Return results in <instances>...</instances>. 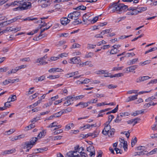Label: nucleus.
<instances>
[{
	"mask_svg": "<svg viewBox=\"0 0 157 157\" xmlns=\"http://www.w3.org/2000/svg\"><path fill=\"white\" fill-rule=\"evenodd\" d=\"M63 101H64V100L63 98H62V99H61L60 100H58L56 101L54 103V104L55 105H58L61 102Z\"/></svg>",
	"mask_w": 157,
	"mask_h": 157,
	"instance_id": "bf43d9fd",
	"label": "nucleus"
},
{
	"mask_svg": "<svg viewBox=\"0 0 157 157\" xmlns=\"http://www.w3.org/2000/svg\"><path fill=\"white\" fill-rule=\"evenodd\" d=\"M157 103H154L153 102H151L148 103H146L144 105V106L145 107H149L151 105H155L157 104Z\"/></svg>",
	"mask_w": 157,
	"mask_h": 157,
	"instance_id": "c85d7f7f",
	"label": "nucleus"
},
{
	"mask_svg": "<svg viewBox=\"0 0 157 157\" xmlns=\"http://www.w3.org/2000/svg\"><path fill=\"white\" fill-rule=\"evenodd\" d=\"M47 57V56L45 55L43 57L38 59L36 60V63H39V64H38V65L46 64L48 63V62L44 61V59H46Z\"/></svg>",
	"mask_w": 157,
	"mask_h": 157,
	"instance_id": "39448f33",
	"label": "nucleus"
},
{
	"mask_svg": "<svg viewBox=\"0 0 157 157\" xmlns=\"http://www.w3.org/2000/svg\"><path fill=\"white\" fill-rule=\"evenodd\" d=\"M57 122H54L51 124H50L48 126H47V128H51L53 127H56V125H57Z\"/></svg>",
	"mask_w": 157,
	"mask_h": 157,
	"instance_id": "72a5a7b5",
	"label": "nucleus"
},
{
	"mask_svg": "<svg viewBox=\"0 0 157 157\" xmlns=\"http://www.w3.org/2000/svg\"><path fill=\"white\" fill-rule=\"evenodd\" d=\"M137 142V138L136 137H135L134 139L132 140V146L133 147L136 143Z\"/></svg>",
	"mask_w": 157,
	"mask_h": 157,
	"instance_id": "58836bf2",
	"label": "nucleus"
},
{
	"mask_svg": "<svg viewBox=\"0 0 157 157\" xmlns=\"http://www.w3.org/2000/svg\"><path fill=\"white\" fill-rule=\"evenodd\" d=\"M96 46V45H94L91 44H88L87 48L89 49L94 48Z\"/></svg>",
	"mask_w": 157,
	"mask_h": 157,
	"instance_id": "09e8293b",
	"label": "nucleus"
},
{
	"mask_svg": "<svg viewBox=\"0 0 157 157\" xmlns=\"http://www.w3.org/2000/svg\"><path fill=\"white\" fill-rule=\"evenodd\" d=\"M119 2V1H118V2H113L111 3L109 6L108 9L112 8V11L113 12H115L116 11H118L120 12L122 11L125 10L127 8H128V6L123 4H118Z\"/></svg>",
	"mask_w": 157,
	"mask_h": 157,
	"instance_id": "f257e3e1",
	"label": "nucleus"
},
{
	"mask_svg": "<svg viewBox=\"0 0 157 157\" xmlns=\"http://www.w3.org/2000/svg\"><path fill=\"white\" fill-rule=\"evenodd\" d=\"M157 153V148H155L153 150L151 151L148 154H149L150 155H152L154 154H155Z\"/></svg>",
	"mask_w": 157,
	"mask_h": 157,
	"instance_id": "6e6d98bb",
	"label": "nucleus"
},
{
	"mask_svg": "<svg viewBox=\"0 0 157 157\" xmlns=\"http://www.w3.org/2000/svg\"><path fill=\"white\" fill-rule=\"evenodd\" d=\"M80 14V12L78 11H75L69 13L68 15V17L74 20H77Z\"/></svg>",
	"mask_w": 157,
	"mask_h": 157,
	"instance_id": "f03ea898",
	"label": "nucleus"
},
{
	"mask_svg": "<svg viewBox=\"0 0 157 157\" xmlns=\"http://www.w3.org/2000/svg\"><path fill=\"white\" fill-rule=\"evenodd\" d=\"M75 20L72 23V24L74 25H77L82 23L81 20Z\"/></svg>",
	"mask_w": 157,
	"mask_h": 157,
	"instance_id": "2f4dec72",
	"label": "nucleus"
},
{
	"mask_svg": "<svg viewBox=\"0 0 157 157\" xmlns=\"http://www.w3.org/2000/svg\"><path fill=\"white\" fill-rule=\"evenodd\" d=\"M118 105H117L116 107L112 111H110V113H116L118 110Z\"/></svg>",
	"mask_w": 157,
	"mask_h": 157,
	"instance_id": "864d4df0",
	"label": "nucleus"
},
{
	"mask_svg": "<svg viewBox=\"0 0 157 157\" xmlns=\"http://www.w3.org/2000/svg\"><path fill=\"white\" fill-rule=\"evenodd\" d=\"M139 61L138 59V58L134 59L130 61L129 63H128V65H131L134 64L136 62Z\"/></svg>",
	"mask_w": 157,
	"mask_h": 157,
	"instance_id": "5701e85b",
	"label": "nucleus"
},
{
	"mask_svg": "<svg viewBox=\"0 0 157 157\" xmlns=\"http://www.w3.org/2000/svg\"><path fill=\"white\" fill-rule=\"evenodd\" d=\"M70 61L73 63L78 64L81 62V60L79 56H77L71 58L70 59Z\"/></svg>",
	"mask_w": 157,
	"mask_h": 157,
	"instance_id": "ddd939ff",
	"label": "nucleus"
},
{
	"mask_svg": "<svg viewBox=\"0 0 157 157\" xmlns=\"http://www.w3.org/2000/svg\"><path fill=\"white\" fill-rule=\"evenodd\" d=\"M59 75H50L48 77V78H50L51 79H53L54 78H58L59 77Z\"/></svg>",
	"mask_w": 157,
	"mask_h": 157,
	"instance_id": "79ce46f5",
	"label": "nucleus"
},
{
	"mask_svg": "<svg viewBox=\"0 0 157 157\" xmlns=\"http://www.w3.org/2000/svg\"><path fill=\"white\" fill-rule=\"evenodd\" d=\"M18 79H11L10 78H8L7 79H6L4 81L2 82V84L4 85H6L8 84L9 83H13L14 82H18Z\"/></svg>",
	"mask_w": 157,
	"mask_h": 157,
	"instance_id": "1a4fd4ad",
	"label": "nucleus"
},
{
	"mask_svg": "<svg viewBox=\"0 0 157 157\" xmlns=\"http://www.w3.org/2000/svg\"><path fill=\"white\" fill-rule=\"evenodd\" d=\"M149 78H150L149 76H147L140 77L136 79V82H139L141 81H143L148 79Z\"/></svg>",
	"mask_w": 157,
	"mask_h": 157,
	"instance_id": "4468645a",
	"label": "nucleus"
},
{
	"mask_svg": "<svg viewBox=\"0 0 157 157\" xmlns=\"http://www.w3.org/2000/svg\"><path fill=\"white\" fill-rule=\"evenodd\" d=\"M19 70V68L18 67H17L15 68L12 69L10 71V73H14L16 72L18 70Z\"/></svg>",
	"mask_w": 157,
	"mask_h": 157,
	"instance_id": "69168bd1",
	"label": "nucleus"
},
{
	"mask_svg": "<svg viewBox=\"0 0 157 157\" xmlns=\"http://www.w3.org/2000/svg\"><path fill=\"white\" fill-rule=\"evenodd\" d=\"M20 1H15L14 2L10 3V5H11L12 6H14L16 5H19L20 6Z\"/></svg>",
	"mask_w": 157,
	"mask_h": 157,
	"instance_id": "473e14b6",
	"label": "nucleus"
},
{
	"mask_svg": "<svg viewBox=\"0 0 157 157\" xmlns=\"http://www.w3.org/2000/svg\"><path fill=\"white\" fill-rule=\"evenodd\" d=\"M25 147H26L27 148H29V149H31L33 146L30 141L25 142Z\"/></svg>",
	"mask_w": 157,
	"mask_h": 157,
	"instance_id": "a878e982",
	"label": "nucleus"
},
{
	"mask_svg": "<svg viewBox=\"0 0 157 157\" xmlns=\"http://www.w3.org/2000/svg\"><path fill=\"white\" fill-rule=\"evenodd\" d=\"M106 44V42L105 41L102 40L101 41H100L98 43L97 45L98 46H100L102 44Z\"/></svg>",
	"mask_w": 157,
	"mask_h": 157,
	"instance_id": "338daca9",
	"label": "nucleus"
},
{
	"mask_svg": "<svg viewBox=\"0 0 157 157\" xmlns=\"http://www.w3.org/2000/svg\"><path fill=\"white\" fill-rule=\"evenodd\" d=\"M138 95L136 94L135 95L130 96L128 98V101H130L133 100H134L137 98Z\"/></svg>",
	"mask_w": 157,
	"mask_h": 157,
	"instance_id": "412c9836",
	"label": "nucleus"
},
{
	"mask_svg": "<svg viewBox=\"0 0 157 157\" xmlns=\"http://www.w3.org/2000/svg\"><path fill=\"white\" fill-rule=\"evenodd\" d=\"M87 151L90 156L92 157L94 156L95 154V150L94 147L90 146L87 147Z\"/></svg>",
	"mask_w": 157,
	"mask_h": 157,
	"instance_id": "20e7f679",
	"label": "nucleus"
},
{
	"mask_svg": "<svg viewBox=\"0 0 157 157\" xmlns=\"http://www.w3.org/2000/svg\"><path fill=\"white\" fill-rule=\"evenodd\" d=\"M91 15V13H87L85 14L82 17V20L85 23L84 24H86L87 22V21L89 17Z\"/></svg>",
	"mask_w": 157,
	"mask_h": 157,
	"instance_id": "f8f14e48",
	"label": "nucleus"
},
{
	"mask_svg": "<svg viewBox=\"0 0 157 157\" xmlns=\"http://www.w3.org/2000/svg\"><path fill=\"white\" fill-rule=\"evenodd\" d=\"M8 70L7 67H4L0 68V72H5Z\"/></svg>",
	"mask_w": 157,
	"mask_h": 157,
	"instance_id": "774afa93",
	"label": "nucleus"
},
{
	"mask_svg": "<svg viewBox=\"0 0 157 157\" xmlns=\"http://www.w3.org/2000/svg\"><path fill=\"white\" fill-rule=\"evenodd\" d=\"M137 92V91L136 90H132L128 91L127 92V94H131L132 93H136Z\"/></svg>",
	"mask_w": 157,
	"mask_h": 157,
	"instance_id": "0e129e2a",
	"label": "nucleus"
},
{
	"mask_svg": "<svg viewBox=\"0 0 157 157\" xmlns=\"http://www.w3.org/2000/svg\"><path fill=\"white\" fill-rule=\"evenodd\" d=\"M137 12L138 11H136L134 10V11H129V12H128L126 13V14L128 15H135L137 14Z\"/></svg>",
	"mask_w": 157,
	"mask_h": 157,
	"instance_id": "b1692460",
	"label": "nucleus"
},
{
	"mask_svg": "<svg viewBox=\"0 0 157 157\" xmlns=\"http://www.w3.org/2000/svg\"><path fill=\"white\" fill-rule=\"evenodd\" d=\"M70 21V20L66 17H63L61 18L60 22L61 24L63 25H66Z\"/></svg>",
	"mask_w": 157,
	"mask_h": 157,
	"instance_id": "9b49d317",
	"label": "nucleus"
},
{
	"mask_svg": "<svg viewBox=\"0 0 157 157\" xmlns=\"http://www.w3.org/2000/svg\"><path fill=\"white\" fill-rule=\"evenodd\" d=\"M111 30V29H109L103 30L102 32L101 33V34L104 35L105 33H109L110 32Z\"/></svg>",
	"mask_w": 157,
	"mask_h": 157,
	"instance_id": "a19ab883",
	"label": "nucleus"
},
{
	"mask_svg": "<svg viewBox=\"0 0 157 157\" xmlns=\"http://www.w3.org/2000/svg\"><path fill=\"white\" fill-rule=\"evenodd\" d=\"M10 31H13V28L12 27H7L6 29L3 30L4 33Z\"/></svg>",
	"mask_w": 157,
	"mask_h": 157,
	"instance_id": "cd10ccee",
	"label": "nucleus"
},
{
	"mask_svg": "<svg viewBox=\"0 0 157 157\" xmlns=\"http://www.w3.org/2000/svg\"><path fill=\"white\" fill-rule=\"evenodd\" d=\"M38 140V138L37 137H33L32 138V139L30 141L32 144L33 145L34 144H35V142L37 140Z\"/></svg>",
	"mask_w": 157,
	"mask_h": 157,
	"instance_id": "c756f323",
	"label": "nucleus"
},
{
	"mask_svg": "<svg viewBox=\"0 0 157 157\" xmlns=\"http://www.w3.org/2000/svg\"><path fill=\"white\" fill-rule=\"evenodd\" d=\"M97 100H95V99H94L93 100H90L89 101L87 102V104H90L91 103H95L97 101Z\"/></svg>",
	"mask_w": 157,
	"mask_h": 157,
	"instance_id": "603ef678",
	"label": "nucleus"
},
{
	"mask_svg": "<svg viewBox=\"0 0 157 157\" xmlns=\"http://www.w3.org/2000/svg\"><path fill=\"white\" fill-rule=\"evenodd\" d=\"M115 132V129L113 128H112L108 132L107 134L109 137H112L113 136Z\"/></svg>",
	"mask_w": 157,
	"mask_h": 157,
	"instance_id": "dca6fc26",
	"label": "nucleus"
},
{
	"mask_svg": "<svg viewBox=\"0 0 157 157\" xmlns=\"http://www.w3.org/2000/svg\"><path fill=\"white\" fill-rule=\"evenodd\" d=\"M147 8L146 7H141L139 8H136V11H138L137 14L141 12L142 11H145L147 10Z\"/></svg>",
	"mask_w": 157,
	"mask_h": 157,
	"instance_id": "f3484780",
	"label": "nucleus"
},
{
	"mask_svg": "<svg viewBox=\"0 0 157 157\" xmlns=\"http://www.w3.org/2000/svg\"><path fill=\"white\" fill-rule=\"evenodd\" d=\"M77 151H71L67 154L66 157H79L78 154H76Z\"/></svg>",
	"mask_w": 157,
	"mask_h": 157,
	"instance_id": "423d86ee",
	"label": "nucleus"
},
{
	"mask_svg": "<svg viewBox=\"0 0 157 157\" xmlns=\"http://www.w3.org/2000/svg\"><path fill=\"white\" fill-rule=\"evenodd\" d=\"M67 101L65 102L63 104L64 105L68 106L71 104V100H67Z\"/></svg>",
	"mask_w": 157,
	"mask_h": 157,
	"instance_id": "e433bc0d",
	"label": "nucleus"
},
{
	"mask_svg": "<svg viewBox=\"0 0 157 157\" xmlns=\"http://www.w3.org/2000/svg\"><path fill=\"white\" fill-rule=\"evenodd\" d=\"M41 33H41V31L40 32V33L39 35V36H37V37H36L35 38L36 40H38L39 39H41L43 37H44V34H42Z\"/></svg>",
	"mask_w": 157,
	"mask_h": 157,
	"instance_id": "f704fd0d",
	"label": "nucleus"
},
{
	"mask_svg": "<svg viewBox=\"0 0 157 157\" xmlns=\"http://www.w3.org/2000/svg\"><path fill=\"white\" fill-rule=\"evenodd\" d=\"M137 65L132 66L126 68V73H129L132 72L133 71L136 70L137 67Z\"/></svg>",
	"mask_w": 157,
	"mask_h": 157,
	"instance_id": "9d476101",
	"label": "nucleus"
},
{
	"mask_svg": "<svg viewBox=\"0 0 157 157\" xmlns=\"http://www.w3.org/2000/svg\"><path fill=\"white\" fill-rule=\"evenodd\" d=\"M36 22L37 23H43V24L41 25V27H44L47 25V24L45 22L41 20L38 21Z\"/></svg>",
	"mask_w": 157,
	"mask_h": 157,
	"instance_id": "8fccbe9b",
	"label": "nucleus"
},
{
	"mask_svg": "<svg viewBox=\"0 0 157 157\" xmlns=\"http://www.w3.org/2000/svg\"><path fill=\"white\" fill-rule=\"evenodd\" d=\"M120 116L121 117H122L124 116H128L129 115V113L127 112H125L124 113H120Z\"/></svg>",
	"mask_w": 157,
	"mask_h": 157,
	"instance_id": "37998d69",
	"label": "nucleus"
},
{
	"mask_svg": "<svg viewBox=\"0 0 157 157\" xmlns=\"http://www.w3.org/2000/svg\"><path fill=\"white\" fill-rule=\"evenodd\" d=\"M124 75V74L122 73H120L118 74H115L114 75V77H119L123 76Z\"/></svg>",
	"mask_w": 157,
	"mask_h": 157,
	"instance_id": "052dcab7",
	"label": "nucleus"
},
{
	"mask_svg": "<svg viewBox=\"0 0 157 157\" xmlns=\"http://www.w3.org/2000/svg\"><path fill=\"white\" fill-rule=\"evenodd\" d=\"M38 2L41 4L42 7L45 8L50 6L51 1L50 0H39Z\"/></svg>",
	"mask_w": 157,
	"mask_h": 157,
	"instance_id": "7ed1b4c3",
	"label": "nucleus"
},
{
	"mask_svg": "<svg viewBox=\"0 0 157 157\" xmlns=\"http://www.w3.org/2000/svg\"><path fill=\"white\" fill-rule=\"evenodd\" d=\"M17 99V97L15 95H11L10 96L8 99V100L9 101L11 102Z\"/></svg>",
	"mask_w": 157,
	"mask_h": 157,
	"instance_id": "aec40b11",
	"label": "nucleus"
},
{
	"mask_svg": "<svg viewBox=\"0 0 157 157\" xmlns=\"http://www.w3.org/2000/svg\"><path fill=\"white\" fill-rule=\"evenodd\" d=\"M137 149L138 150L144 151L146 149V147L144 146H140L137 147Z\"/></svg>",
	"mask_w": 157,
	"mask_h": 157,
	"instance_id": "4c0bfd02",
	"label": "nucleus"
},
{
	"mask_svg": "<svg viewBox=\"0 0 157 157\" xmlns=\"http://www.w3.org/2000/svg\"><path fill=\"white\" fill-rule=\"evenodd\" d=\"M15 151L16 150L15 149H13L11 150L5 151L4 152V154L6 155L11 154L15 152Z\"/></svg>",
	"mask_w": 157,
	"mask_h": 157,
	"instance_id": "6ab92c4d",
	"label": "nucleus"
},
{
	"mask_svg": "<svg viewBox=\"0 0 157 157\" xmlns=\"http://www.w3.org/2000/svg\"><path fill=\"white\" fill-rule=\"evenodd\" d=\"M107 87L109 89H113L117 88V86L110 84L108 85L107 86Z\"/></svg>",
	"mask_w": 157,
	"mask_h": 157,
	"instance_id": "c03bdc74",
	"label": "nucleus"
},
{
	"mask_svg": "<svg viewBox=\"0 0 157 157\" xmlns=\"http://www.w3.org/2000/svg\"><path fill=\"white\" fill-rule=\"evenodd\" d=\"M114 118V116L113 115H109L108 116V121L106 122L105 124H109L112 120Z\"/></svg>",
	"mask_w": 157,
	"mask_h": 157,
	"instance_id": "a211bd4d",
	"label": "nucleus"
},
{
	"mask_svg": "<svg viewBox=\"0 0 157 157\" xmlns=\"http://www.w3.org/2000/svg\"><path fill=\"white\" fill-rule=\"evenodd\" d=\"M63 132V130L62 129H60L55 131L54 132V135L58 134Z\"/></svg>",
	"mask_w": 157,
	"mask_h": 157,
	"instance_id": "3c124183",
	"label": "nucleus"
},
{
	"mask_svg": "<svg viewBox=\"0 0 157 157\" xmlns=\"http://www.w3.org/2000/svg\"><path fill=\"white\" fill-rule=\"evenodd\" d=\"M94 55L93 53L91 52H90L88 54L86 55V58H90L91 57Z\"/></svg>",
	"mask_w": 157,
	"mask_h": 157,
	"instance_id": "680f3d73",
	"label": "nucleus"
},
{
	"mask_svg": "<svg viewBox=\"0 0 157 157\" xmlns=\"http://www.w3.org/2000/svg\"><path fill=\"white\" fill-rule=\"evenodd\" d=\"M121 134H125L128 138H129L130 136V133L129 131H128L127 132H126V131L123 132H121Z\"/></svg>",
	"mask_w": 157,
	"mask_h": 157,
	"instance_id": "49530a36",
	"label": "nucleus"
},
{
	"mask_svg": "<svg viewBox=\"0 0 157 157\" xmlns=\"http://www.w3.org/2000/svg\"><path fill=\"white\" fill-rule=\"evenodd\" d=\"M151 61L150 60H147L144 62H140L139 64L140 66H144V65L148 64L150 63Z\"/></svg>",
	"mask_w": 157,
	"mask_h": 157,
	"instance_id": "4be33fe9",
	"label": "nucleus"
},
{
	"mask_svg": "<svg viewBox=\"0 0 157 157\" xmlns=\"http://www.w3.org/2000/svg\"><path fill=\"white\" fill-rule=\"evenodd\" d=\"M118 52L117 49H116L113 48V49H112L110 52V53L111 54H116Z\"/></svg>",
	"mask_w": 157,
	"mask_h": 157,
	"instance_id": "7c9ffc66",
	"label": "nucleus"
},
{
	"mask_svg": "<svg viewBox=\"0 0 157 157\" xmlns=\"http://www.w3.org/2000/svg\"><path fill=\"white\" fill-rule=\"evenodd\" d=\"M60 114V113L59 112L54 114L53 115H54V117L56 118V117H60L61 116V115Z\"/></svg>",
	"mask_w": 157,
	"mask_h": 157,
	"instance_id": "e2e57ef3",
	"label": "nucleus"
},
{
	"mask_svg": "<svg viewBox=\"0 0 157 157\" xmlns=\"http://www.w3.org/2000/svg\"><path fill=\"white\" fill-rule=\"evenodd\" d=\"M45 79V77L42 75L39 78H35V80L36 82H38L39 81H41Z\"/></svg>",
	"mask_w": 157,
	"mask_h": 157,
	"instance_id": "393cba45",
	"label": "nucleus"
},
{
	"mask_svg": "<svg viewBox=\"0 0 157 157\" xmlns=\"http://www.w3.org/2000/svg\"><path fill=\"white\" fill-rule=\"evenodd\" d=\"M123 68V67H114L112 69V71H118L121 70Z\"/></svg>",
	"mask_w": 157,
	"mask_h": 157,
	"instance_id": "5fc2aeb1",
	"label": "nucleus"
},
{
	"mask_svg": "<svg viewBox=\"0 0 157 157\" xmlns=\"http://www.w3.org/2000/svg\"><path fill=\"white\" fill-rule=\"evenodd\" d=\"M38 30V29L35 30L34 31H33L30 32L28 33L27 34L28 35H33L34 33H37Z\"/></svg>",
	"mask_w": 157,
	"mask_h": 157,
	"instance_id": "4d7b16f0",
	"label": "nucleus"
},
{
	"mask_svg": "<svg viewBox=\"0 0 157 157\" xmlns=\"http://www.w3.org/2000/svg\"><path fill=\"white\" fill-rule=\"evenodd\" d=\"M79 105H81V108H84L87 107L88 105V104H87V102H81L76 105V106H78Z\"/></svg>",
	"mask_w": 157,
	"mask_h": 157,
	"instance_id": "2eb2a0df",
	"label": "nucleus"
},
{
	"mask_svg": "<svg viewBox=\"0 0 157 157\" xmlns=\"http://www.w3.org/2000/svg\"><path fill=\"white\" fill-rule=\"evenodd\" d=\"M105 127L102 131V133L105 135H106L108 132L111 129V126L109 124H105Z\"/></svg>",
	"mask_w": 157,
	"mask_h": 157,
	"instance_id": "6e6552de",
	"label": "nucleus"
},
{
	"mask_svg": "<svg viewBox=\"0 0 157 157\" xmlns=\"http://www.w3.org/2000/svg\"><path fill=\"white\" fill-rule=\"evenodd\" d=\"M88 135H89V136H91L93 137V138L97 137L98 135V134H95L94 133H88Z\"/></svg>",
	"mask_w": 157,
	"mask_h": 157,
	"instance_id": "de8ad7c7",
	"label": "nucleus"
},
{
	"mask_svg": "<svg viewBox=\"0 0 157 157\" xmlns=\"http://www.w3.org/2000/svg\"><path fill=\"white\" fill-rule=\"evenodd\" d=\"M39 119L40 117H36L34 118L33 119H32L31 121V122L32 123H34Z\"/></svg>",
	"mask_w": 157,
	"mask_h": 157,
	"instance_id": "13d9d810",
	"label": "nucleus"
},
{
	"mask_svg": "<svg viewBox=\"0 0 157 157\" xmlns=\"http://www.w3.org/2000/svg\"><path fill=\"white\" fill-rule=\"evenodd\" d=\"M52 101H49V103L45 104L43 107L44 108H47L48 106H51L52 105Z\"/></svg>",
	"mask_w": 157,
	"mask_h": 157,
	"instance_id": "a18cd8bd",
	"label": "nucleus"
},
{
	"mask_svg": "<svg viewBox=\"0 0 157 157\" xmlns=\"http://www.w3.org/2000/svg\"><path fill=\"white\" fill-rule=\"evenodd\" d=\"M18 19H20V18L18 16L15 17L13 18L6 21L3 22L2 23V24L3 25H6L16 21Z\"/></svg>",
	"mask_w": 157,
	"mask_h": 157,
	"instance_id": "0eeeda50",
	"label": "nucleus"
},
{
	"mask_svg": "<svg viewBox=\"0 0 157 157\" xmlns=\"http://www.w3.org/2000/svg\"><path fill=\"white\" fill-rule=\"evenodd\" d=\"M11 104L10 103V102L8 101L4 103V106L6 109L7 108H9L10 106H11Z\"/></svg>",
	"mask_w": 157,
	"mask_h": 157,
	"instance_id": "ea45409f",
	"label": "nucleus"
},
{
	"mask_svg": "<svg viewBox=\"0 0 157 157\" xmlns=\"http://www.w3.org/2000/svg\"><path fill=\"white\" fill-rule=\"evenodd\" d=\"M118 115L116 119L114 120V121L116 123H118L120 122L122 120V119Z\"/></svg>",
	"mask_w": 157,
	"mask_h": 157,
	"instance_id": "bb28decb",
	"label": "nucleus"
},
{
	"mask_svg": "<svg viewBox=\"0 0 157 157\" xmlns=\"http://www.w3.org/2000/svg\"><path fill=\"white\" fill-rule=\"evenodd\" d=\"M73 72H71L65 75V76L67 78H71L75 76Z\"/></svg>",
	"mask_w": 157,
	"mask_h": 157,
	"instance_id": "c9c22d12",
	"label": "nucleus"
}]
</instances>
